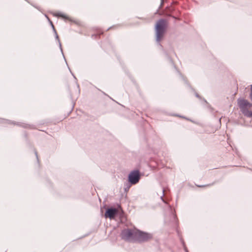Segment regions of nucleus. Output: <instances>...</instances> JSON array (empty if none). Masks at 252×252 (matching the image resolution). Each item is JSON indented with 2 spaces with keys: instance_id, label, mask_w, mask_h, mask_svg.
<instances>
[{
  "instance_id": "obj_1",
  "label": "nucleus",
  "mask_w": 252,
  "mask_h": 252,
  "mask_svg": "<svg viewBox=\"0 0 252 252\" xmlns=\"http://www.w3.org/2000/svg\"><path fill=\"white\" fill-rule=\"evenodd\" d=\"M139 179V174L138 171L131 172L129 176V182L132 184H135L138 182Z\"/></svg>"
},
{
  "instance_id": "obj_2",
  "label": "nucleus",
  "mask_w": 252,
  "mask_h": 252,
  "mask_svg": "<svg viewBox=\"0 0 252 252\" xmlns=\"http://www.w3.org/2000/svg\"><path fill=\"white\" fill-rule=\"evenodd\" d=\"M116 212L117 211L115 209H108L106 212L105 216L110 218H113L116 215Z\"/></svg>"
},
{
  "instance_id": "obj_3",
  "label": "nucleus",
  "mask_w": 252,
  "mask_h": 252,
  "mask_svg": "<svg viewBox=\"0 0 252 252\" xmlns=\"http://www.w3.org/2000/svg\"><path fill=\"white\" fill-rule=\"evenodd\" d=\"M251 97L252 99V86H251V94H250Z\"/></svg>"
},
{
  "instance_id": "obj_4",
  "label": "nucleus",
  "mask_w": 252,
  "mask_h": 252,
  "mask_svg": "<svg viewBox=\"0 0 252 252\" xmlns=\"http://www.w3.org/2000/svg\"><path fill=\"white\" fill-rule=\"evenodd\" d=\"M250 115H251V116H252V114H250Z\"/></svg>"
}]
</instances>
